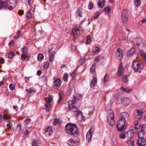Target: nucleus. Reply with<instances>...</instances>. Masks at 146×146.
I'll return each mask as SVG.
<instances>
[{
    "label": "nucleus",
    "instance_id": "1",
    "mask_svg": "<svg viewBox=\"0 0 146 146\" xmlns=\"http://www.w3.org/2000/svg\"><path fill=\"white\" fill-rule=\"evenodd\" d=\"M129 117V113L126 112H123L120 114L117 126V129L119 131H121L126 128V122Z\"/></svg>",
    "mask_w": 146,
    "mask_h": 146
},
{
    "label": "nucleus",
    "instance_id": "2",
    "mask_svg": "<svg viewBox=\"0 0 146 146\" xmlns=\"http://www.w3.org/2000/svg\"><path fill=\"white\" fill-rule=\"evenodd\" d=\"M1 5L0 8L6 7L8 9L11 10L15 6L16 1L15 0H0Z\"/></svg>",
    "mask_w": 146,
    "mask_h": 146
},
{
    "label": "nucleus",
    "instance_id": "3",
    "mask_svg": "<svg viewBox=\"0 0 146 146\" xmlns=\"http://www.w3.org/2000/svg\"><path fill=\"white\" fill-rule=\"evenodd\" d=\"M67 132L74 137L77 136L78 134L77 128L76 125L74 124L68 123L65 126Z\"/></svg>",
    "mask_w": 146,
    "mask_h": 146
},
{
    "label": "nucleus",
    "instance_id": "4",
    "mask_svg": "<svg viewBox=\"0 0 146 146\" xmlns=\"http://www.w3.org/2000/svg\"><path fill=\"white\" fill-rule=\"evenodd\" d=\"M69 108L70 109H72L73 110L74 114L76 115L78 120L81 121L85 120V117L83 116L81 111L78 110L76 106L74 105H73L71 108V106H69Z\"/></svg>",
    "mask_w": 146,
    "mask_h": 146
},
{
    "label": "nucleus",
    "instance_id": "5",
    "mask_svg": "<svg viewBox=\"0 0 146 146\" xmlns=\"http://www.w3.org/2000/svg\"><path fill=\"white\" fill-rule=\"evenodd\" d=\"M132 67L134 71L139 72L143 68V65L139 61L135 60L133 61Z\"/></svg>",
    "mask_w": 146,
    "mask_h": 146
},
{
    "label": "nucleus",
    "instance_id": "6",
    "mask_svg": "<svg viewBox=\"0 0 146 146\" xmlns=\"http://www.w3.org/2000/svg\"><path fill=\"white\" fill-rule=\"evenodd\" d=\"M114 117L113 111L112 110H110L107 116V120L108 123L111 126H112L114 124Z\"/></svg>",
    "mask_w": 146,
    "mask_h": 146
},
{
    "label": "nucleus",
    "instance_id": "7",
    "mask_svg": "<svg viewBox=\"0 0 146 146\" xmlns=\"http://www.w3.org/2000/svg\"><path fill=\"white\" fill-rule=\"evenodd\" d=\"M22 51V54L21 56L22 59L23 60L28 61L29 59V56L27 55L28 48L27 47H25L21 49Z\"/></svg>",
    "mask_w": 146,
    "mask_h": 146
},
{
    "label": "nucleus",
    "instance_id": "8",
    "mask_svg": "<svg viewBox=\"0 0 146 146\" xmlns=\"http://www.w3.org/2000/svg\"><path fill=\"white\" fill-rule=\"evenodd\" d=\"M94 131V127H92L87 133L86 135V138L89 141L91 140L92 137V135Z\"/></svg>",
    "mask_w": 146,
    "mask_h": 146
},
{
    "label": "nucleus",
    "instance_id": "9",
    "mask_svg": "<svg viewBox=\"0 0 146 146\" xmlns=\"http://www.w3.org/2000/svg\"><path fill=\"white\" fill-rule=\"evenodd\" d=\"M127 13V12L125 10H123L121 12V19L123 22L124 23L127 21L128 20Z\"/></svg>",
    "mask_w": 146,
    "mask_h": 146
},
{
    "label": "nucleus",
    "instance_id": "10",
    "mask_svg": "<svg viewBox=\"0 0 146 146\" xmlns=\"http://www.w3.org/2000/svg\"><path fill=\"white\" fill-rule=\"evenodd\" d=\"M139 146H143L146 145V140L145 138H139L137 143Z\"/></svg>",
    "mask_w": 146,
    "mask_h": 146
},
{
    "label": "nucleus",
    "instance_id": "11",
    "mask_svg": "<svg viewBox=\"0 0 146 146\" xmlns=\"http://www.w3.org/2000/svg\"><path fill=\"white\" fill-rule=\"evenodd\" d=\"M116 54L117 56L118 57V58L119 59H121L123 58V54L122 50L120 48H117V49Z\"/></svg>",
    "mask_w": 146,
    "mask_h": 146
},
{
    "label": "nucleus",
    "instance_id": "12",
    "mask_svg": "<svg viewBox=\"0 0 146 146\" xmlns=\"http://www.w3.org/2000/svg\"><path fill=\"white\" fill-rule=\"evenodd\" d=\"M72 33L75 37H77L80 35V31L79 29L74 28L72 29Z\"/></svg>",
    "mask_w": 146,
    "mask_h": 146
},
{
    "label": "nucleus",
    "instance_id": "13",
    "mask_svg": "<svg viewBox=\"0 0 146 146\" xmlns=\"http://www.w3.org/2000/svg\"><path fill=\"white\" fill-rule=\"evenodd\" d=\"M125 135L126 137H127L128 139H130L133 136L134 133L132 130H130L125 133Z\"/></svg>",
    "mask_w": 146,
    "mask_h": 146
},
{
    "label": "nucleus",
    "instance_id": "14",
    "mask_svg": "<svg viewBox=\"0 0 146 146\" xmlns=\"http://www.w3.org/2000/svg\"><path fill=\"white\" fill-rule=\"evenodd\" d=\"M44 131L46 135H51L53 133L52 128L51 127H48L44 129Z\"/></svg>",
    "mask_w": 146,
    "mask_h": 146
},
{
    "label": "nucleus",
    "instance_id": "15",
    "mask_svg": "<svg viewBox=\"0 0 146 146\" xmlns=\"http://www.w3.org/2000/svg\"><path fill=\"white\" fill-rule=\"evenodd\" d=\"M124 72L121 64L119 66L117 74L119 76H121L124 73Z\"/></svg>",
    "mask_w": 146,
    "mask_h": 146
},
{
    "label": "nucleus",
    "instance_id": "16",
    "mask_svg": "<svg viewBox=\"0 0 146 146\" xmlns=\"http://www.w3.org/2000/svg\"><path fill=\"white\" fill-rule=\"evenodd\" d=\"M144 112L142 110H138L137 111V115L136 116V118L139 119H141L143 117L142 114Z\"/></svg>",
    "mask_w": 146,
    "mask_h": 146
},
{
    "label": "nucleus",
    "instance_id": "17",
    "mask_svg": "<svg viewBox=\"0 0 146 146\" xmlns=\"http://www.w3.org/2000/svg\"><path fill=\"white\" fill-rule=\"evenodd\" d=\"M135 48H132L129 50L127 52V55L128 56H130L133 55L135 53Z\"/></svg>",
    "mask_w": 146,
    "mask_h": 146
},
{
    "label": "nucleus",
    "instance_id": "18",
    "mask_svg": "<svg viewBox=\"0 0 146 146\" xmlns=\"http://www.w3.org/2000/svg\"><path fill=\"white\" fill-rule=\"evenodd\" d=\"M61 81L59 78L56 79L54 82V85L56 87H60L61 84Z\"/></svg>",
    "mask_w": 146,
    "mask_h": 146
},
{
    "label": "nucleus",
    "instance_id": "19",
    "mask_svg": "<svg viewBox=\"0 0 146 146\" xmlns=\"http://www.w3.org/2000/svg\"><path fill=\"white\" fill-rule=\"evenodd\" d=\"M74 100H71V102L72 104H74L78 101L81 98V96H79L78 97L74 96Z\"/></svg>",
    "mask_w": 146,
    "mask_h": 146
},
{
    "label": "nucleus",
    "instance_id": "20",
    "mask_svg": "<svg viewBox=\"0 0 146 146\" xmlns=\"http://www.w3.org/2000/svg\"><path fill=\"white\" fill-rule=\"evenodd\" d=\"M15 54V53L14 51H10L9 53L6 54V56L8 58H11Z\"/></svg>",
    "mask_w": 146,
    "mask_h": 146
},
{
    "label": "nucleus",
    "instance_id": "21",
    "mask_svg": "<svg viewBox=\"0 0 146 146\" xmlns=\"http://www.w3.org/2000/svg\"><path fill=\"white\" fill-rule=\"evenodd\" d=\"M138 136L139 138H144L145 134L143 131L142 130L139 131L138 132Z\"/></svg>",
    "mask_w": 146,
    "mask_h": 146
},
{
    "label": "nucleus",
    "instance_id": "22",
    "mask_svg": "<svg viewBox=\"0 0 146 146\" xmlns=\"http://www.w3.org/2000/svg\"><path fill=\"white\" fill-rule=\"evenodd\" d=\"M26 91H27V94H30L32 93H34L36 91V90L33 88H31L30 89H26L25 90Z\"/></svg>",
    "mask_w": 146,
    "mask_h": 146
},
{
    "label": "nucleus",
    "instance_id": "23",
    "mask_svg": "<svg viewBox=\"0 0 146 146\" xmlns=\"http://www.w3.org/2000/svg\"><path fill=\"white\" fill-rule=\"evenodd\" d=\"M48 52L50 54L49 60L50 61L52 62L54 59V56L53 54H52V52L51 51L50 49L49 50Z\"/></svg>",
    "mask_w": 146,
    "mask_h": 146
},
{
    "label": "nucleus",
    "instance_id": "24",
    "mask_svg": "<svg viewBox=\"0 0 146 146\" xmlns=\"http://www.w3.org/2000/svg\"><path fill=\"white\" fill-rule=\"evenodd\" d=\"M3 119L5 121L8 122L9 119H11V117L7 114H5L3 116Z\"/></svg>",
    "mask_w": 146,
    "mask_h": 146
},
{
    "label": "nucleus",
    "instance_id": "25",
    "mask_svg": "<svg viewBox=\"0 0 146 146\" xmlns=\"http://www.w3.org/2000/svg\"><path fill=\"white\" fill-rule=\"evenodd\" d=\"M97 82V79L96 78H94L90 84V87H93L94 86Z\"/></svg>",
    "mask_w": 146,
    "mask_h": 146
},
{
    "label": "nucleus",
    "instance_id": "26",
    "mask_svg": "<svg viewBox=\"0 0 146 146\" xmlns=\"http://www.w3.org/2000/svg\"><path fill=\"white\" fill-rule=\"evenodd\" d=\"M106 3V1L103 0L102 2L99 1L98 3V5L100 8H102Z\"/></svg>",
    "mask_w": 146,
    "mask_h": 146
},
{
    "label": "nucleus",
    "instance_id": "27",
    "mask_svg": "<svg viewBox=\"0 0 146 146\" xmlns=\"http://www.w3.org/2000/svg\"><path fill=\"white\" fill-rule=\"evenodd\" d=\"M109 78V76L107 74H106L103 79V82L105 83H107L108 81Z\"/></svg>",
    "mask_w": 146,
    "mask_h": 146
},
{
    "label": "nucleus",
    "instance_id": "28",
    "mask_svg": "<svg viewBox=\"0 0 146 146\" xmlns=\"http://www.w3.org/2000/svg\"><path fill=\"white\" fill-rule=\"evenodd\" d=\"M39 143L37 140L34 139L32 141V146H38Z\"/></svg>",
    "mask_w": 146,
    "mask_h": 146
},
{
    "label": "nucleus",
    "instance_id": "29",
    "mask_svg": "<svg viewBox=\"0 0 146 146\" xmlns=\"http://www.w3.org/2000/svg\"><path fill=\"white\" fill-rule=\"evenodd\" d=\"M100 51V48L98 47H95L93 50V53L94 54H98Z\"/></svg>",
    "mask_w": 146,
    "mask_h": 146
},
{
    "label": "nucleus",
    "instance_id": "30",
    "mask_svg": "<svg viewBox=\"0 0 146 146\" xmlns=\"http://www.w3.org/2000/svg\"><path fill=\"white\" fill-rule=\"evenodd\" d=\"M61 123V122H60L59 119H55L53 121V124L54 125H56L58 123L60 124Z\"/></svg>",
    "mask_w": 146,
    "mask_h": 146
},
{
    "label": "nucleus",
    "instance_id": "31",
    "mask_svg": "<svg viewBox=\"0 0 146 146\" xmlns=\"http://www.w3.org/2000/svg\"><path fill=\"white\" fill-rule=\"evenodd\" d=\"M63 94V92H60L59 93V98L57 101V103L59 104L60 103L62 100V95Z\"/></svg>",
    "mask_w": 146,
    "mask_h": 146
},
{
    "label": "nucleus",
    "instance_id": "32",
    "mask_svg": "<svg viewBox=\"0 0 146 146\" xmlns=\"http://www.w3.org/2000/svg\"><path fill=\"white\" fill-rule=\"evenodd\" d=\"M95 63H94L91 67L90 69L91 73L93 74H94L95 71Z\"/></svg>",
    "mask_w": 146,
    "mask_h": 146
},
{
    "label": "nucleus",
    "instance_id": "33",
    "mask_svg": "<svg viewBox=\"0 0 146 146\" xmlns=\"http://www.w3.org/2000/svg\"><path fill=\"white\" fill-rule=\"evenodd\" d=\"M50 63L48 62H46L43 65V67L44 69H47L49 66Z\"/></svg>",
    "mask_w": 146,
    "mask_h": 146
},
{
    "label": "nucleus",
    "instance_id": "34",
    "mask_svg": "<svg viewBox=\"0 0 146 146\" xmlns=\"http://www.w3.org/2000/svg\"><path fill=\"white\" fill-rule=\"evenodd\" d=\"M104 10L106 12L109 13L111 10V6L108 5L104 9Z\"/></svg>",
    "mask_w": 146,
    "mask_h": 146
},
{
    "label": "nucleus",
    "instance_id": "35",
    "mask_svg": "<svg viewBox=\"0 0 146 146\" xmlns=\"http://www.w3.org/2000/svg\"><path fill=\"white\" fill-rule=\"evenodd\" d=\"M93 3L91 1H90L88 5V8L89 9H92L93 8Z\"/></svg>",
    "mask_w": 146,
    "mask_h": 146
},
{
    "label": "nucleus",
    "instance_id": "36",
    "mask_svg": "<svg viewBox=\"0 0 146 146\" xmlns=\"http://www.w3.org/2000/svg\"><path fill=\"white\" fill-rule=\"evenodd\" d=\"M140 53L141 55L143 57L145 61L146 62V54H145L143 50L140 51Z\"/></svg>",
    "mask_w": 146,
    "mask_h": 146
},
{
    "label": "nucleus",
    "instance_id": "37",
    "mask_svg": "<svg viewBox=\"0 0 146 146\" xmlns=\"http://www.w3.org/2000/svg\"><path fill=\"white\" fill-rule=\"evenodd\" d=\"M41 80L43 82H46L47 80V77L45 76H43L40 78Z\"/></svg>",
    "mask_w": 146,
    "mask_h": 146
},
{
    "label": "nucleus",
    "instance_id": "38",
    "mask_svg": "<svg viewBox=\"0 0 146 146\" xmlns=\"http://www.w3.org/2000/svg\"><path fill=\"white\" fill-rule=\"evenodd\" d=\"M74 141L72 139H69L68 143V144L70 146H73L74 144Z\"/></svg>",
    "mask_w": 146,
    "mask_h": 146
},
{
    "label": "nucleus",
    "instance_id": "39",
    "mask_svg": "<svg viewBox=\"0 0 146 146\" xmlns=\"http://www.w3.org/2000/svg\"><path fill=\"white\" fill-rule=\"evenodd\" d=\"M44 58V56L42 54H39L37 56L38 59L40 60H42Z\"/></svg>",
    "mask_w": 146,
    "mask_h": 146
},
{
    "label": "nucleus",
    "instance_id": "40",
    "mask_svg": "<svg viewBox=\"0 0 146 146\" xmlns=\"http://www.w3.org/2000/svg\"><path fill=\"white\" fill-rule=\"evenodd\" d=\"M68 78V75L67 73H65L63 76V79L65 81L67 80Z\"/></svg>",
    "mask_w": 146,
    "mask_h": 146
},
{
    "label": "nucleus",
    "instance_id": "41",
    "mask_svg": "<svg viewBox=\"0 0 146 146\" xmlns=\"http://www.w3.org/2000/svg\"><path fill=\"white\" fill-rule=\"evenodd\" d=\"M90 36H88L87 37L86 44H89L91 42Z\"/></svg>",
    "mask_w": 146,
    "mask_h": 146
},
{
    "label": "nucleus",
    "instance_id": "42",
    "mask_svg": "<svg viewBox=\"0 0 146 146\" xmlns=\"http://www.w3.org/2000/svg\"><path fill=\"white\" fill-rule=\"evenodd\" d=\"M122 80L123 81L125 82H127L128 81L127 77L126 75H124L123 76Z\"/></svg>",
    "mask_w": 146,
    "mask_h": 146
},
{
    "label": "nucleus",
    "instance_id": "43",
    "mask_svg": "<svg viewBox=\"0 0 146 146\" xmlns=\"http://www.w3.org/2000/svg\"><path fill=\"white\" fill-rule=\"evenodd\" d=\"M127 143L129 146H133L134 145V141H127Z\"/></svg>",
    "mask_w": 146,
    "mask_h": 146
},
{
    "label": "nucleus",
    "instance_id": "44",
    "mask_svg": "<svg viewBox=\"0 0 146 146\" xmlns=\"http://www.w3.org/2000/svg\"><path fill=\"white\" fill-rule=\"evenodd\" d=\"M134 125L135 126V129H138L139 128V127H137L138 126V122L137 121H135L134 122Z\"/></svg>",
    "mask_w": 146,
    "mask_h": 146
},
{
    "label": "nucleus",
    "instance_id": "45",
    "mask_svg": "<svg viewBox=\"0 0 146 146\" xmlns=\"http://www.w3.org/2000/svg\"><path fill=\"white\" fill-rule=\"evenodd\" d=\"M76 12L78 16L80 17H82V13L81 12V11L79 9H77Z\"/></svg>",
    "mask_w": 146,
    "mask_h": 146
},
{
    "label": "nucleus",
    "instance_id": "46",
    "mask_svg": "<svg viewBox=\"0 0 146 146\" xmlns=\"http://www.w3.org/2000/svg\"><path fill=\"white\" fill-rule=\"evenodd\" d=\"M45 108L46 110V112H48L49 111L50 109V105L48 104H45Z\"/></svg>",
    "mask_w": 146,
    "mask_h": 146
},
{
    "label": "nucleus",
    "instance_id": "47",
    "mask_svg": "<svg viewBox=\"0 0 146 146\" xmlns=\"http://www.w3.org/2000/svg\"><path fill=\"white\" fill-rule=\"evenodd\" d=\"M135 5L137 6L141 4L140 0H135Z\"/></svg>",
    "mask_w": 146,
    "mask_h": 146
},
{
    "label": "nucleus",
    "instance_id": "48",
    "mask_svg": "<svg viewBox=\"0 0 146 146\" xmlns=\"http://www.w3.org/2000/svg\"><path fill=\"white\" fill-rule=\"evenodd\" d=\"M31 119H26L25 121V124L26 125H28L31 122Z\"/></svg>",
    "mask_w": 146,
    "mask_h": 146
},
{
    "label": "nucleus",
    "instance_id": "49",
    "mask_svg": "<svg viewBox=\"0 0 146 146\" xmlns=\"http://www.w3.org/2000/svg\"><path fill=\"white\" fill-rule=\"evenodd\" d=\"M101 58V56H99L96 57L94 60L95 62H98L100 60Z\"/></svg>",
    "mask_w": 146,
    "mask_h": 146
},
{
    "label": "nucleus",
    "instance_id": "50",
    "mask_svg": "<svg viewBox=\"0 0 146 146\" xmlns=\"http://www.w3.org/2000/svg\"><path fill=\"white\" fill-rule=\"evenodd\" d=\"M31 17V15L30 12L28 11L27 13L26 17L27 18L29 19Z\"/></svg>",
    "mask_w": 146,
    "mask_h": 146
},
{
    "label": "nucleus",
    "instance_id": "51",
    "mask_svg": "<svg viewBox=\"0 0 146 146\" xmlns=\"http://www.w3.org/2000/svg\"><path fill=\"white\" fill-rule=\"evenodd\" d=\"M119 136L120 138H121L122 139H124V138H125V137H126L125 134H123L122 133H121L119 135Z\"/></svg>",
    "mask_w": 146,
    "mask_h": 146
},
{
    "label": "nucleus",
    "instance_id": "52",
    "mask_svg": "<svg viewBox=\"0 0 146 146\" xmlns=\"http://www.w3.org/2000/svg\"><path fill=\"white\" fill-rule=\"evenodd\" d=\"M15 86L14 85L11 84L9 85V88L11 90H13L15 88Z\"/></svg>",
    "mask_w": 146,
    "mask_h": 146
},
{
    "label": "nucleus",
    "instance_id": "53",
    "mask_svg": "<svg viewBox=\"0 0 146 146\" xmlns=\"http://www.w3.org/2000/svg\"><path fill=\"white\" fill-rule=\"evenodd\" d=\"M76 72V71L75 70L73 71L72 72L70 73V74L71 76L73 77L74 76Z\"/></svg>",
    "mask_w": 146,
    "mask_h": 146
},
{
    "label": "nucleus",
    "instance_id": "54",
    "mask_svg": "<svg viewBox=\"0 0 146 146\" xmlns=\"http://www.w3.org/2000/svg\"><path fill=\"white\" fill-rule=\"evenodd\" d=\"M29 134V131L27 130H26L25 131V132H24V135L27 136H28Z\"/></svg>",
    "mask_w": 146,
    "mask_h": 146
},
{
    "label": "nucleus",
    "instance_id": "55",
    "mask_svg": "<svg viewBox=\"0 0 146 146\" xmlns=\"http://www.w3.org/2000/svg\"><path fill=\"white\" fill-rule=\"evenodd\" d=\"M51 100V99L47 98H46L45 99V100L46 102L47 103H49L50 102Z\"/></svg>",
    "mask_w": 146,
    "mask_h": 146
},
{
    "label": "nucleus",
    "instance_id": "56",
    "mask_svg": "<svg viewBox=\"0 0 146 146\" xmlns=\"http://www.w3.org/2000/svg\"><path fill=\"white\" fill-rule=\"evenodd\" d=\"M120 89H121V90L123 91H124L125 92H126V91L127 90V88H124L123 87H121L120 88Z\"/></svg>",
    "mask_w": 146,
    "mask_h": 146
},
{
    "label": "nucleus",
    "instance_id": "57",
    "mask_svg": "<svg viewBox=\"0 0 146 146\" xmlns=\"http://www.w3.org/2000/svg\"><path fill=\"white\" fill-rule=\"evenodd\" d=\"M100 13H98L96 16L94 17V19H97L100 15Z\"/></svg>",
    "mask_w": 146,
    "mask_h": 146
},
{
    "label": "nucleus",
    "instance_id": "58",
    "mask_svg": "<svg viewBox=\"0 0 146 146\" xmlns=\"http://www.w3.org/2000/svg\"><path fill=\"white\" fill-rule=\"evenodd\" d=\"M18 13L20 15H21L23 14L24 11L22 10H20L18 11Z\"/></svg>",
    "mask_w": 146,
    "mask_h": 146
},
{
    "label": "nucleus",
    "instance_id": "59",
    "mask_svg": "<svg viewBox=\"0 0 146 146\" xmlns=\"http://www.w3.org/2000/svg\"><path fill=\"white\" fill-rule=\"evenodd\" d=\"M86 59V58H84L80 59V60L79 61L81 63H82L84 62L85 60Z\"/></svg>",
    "mask_w": 146,
    "mask_h": 146
},
{
    "label": "nucleus",
    "instance_id": "60",
    "mask_svg": "<svg viewBox=\"0 0 146 146\" xmlns=\"http://www.w3.org/2000/svg\"><path fill=\"white\" fill-rule=\"evenodd\" d=\"M42 73L41 71L40 70H38L37 72V74L38 76H40V75Z\"/></svg>",
    "mask_w": 146,
    "mask_h": 146
},
{
    "label": "nucleus",
    "instance_id": "61",
    "mask_svg": "<svg viewBox=\"0 0 146 146\" xmlns=\"http://www.w3.org/2000/svg\"><path fill=\"white\" fill-rule=\"evenodd\" d=\"M12 125V124L11 123H9L7 124V126L9 128H10L11 127Z\"/></svg>",
    "mask_w": 146,
    "mask_h": 146
},
{
    "label": "nucleus",
    "instance_id": "62",
    "mask_svg": "<svg viewBox=\"0 0 146 146\" xmlns=\"http://www.w3.org/2000/svg\"><path fill=\"white\" fill-rule=\"evenodd\" d=\"M0 62L2 63L4 62V60L3 58L0 57Z\"/></svg>",
    "mask_w": 146,
    "mask_h": 146
},
{
    "label": "nucleus",
    "instance_id": "63",
    "mask_svg": "<svg viewBox=\"0 0 146 146\" xmlns=\"http://www.w3.org/2000/svg\"><path fill=\"white\" fill-rule=\"evenodd\" d=\"M131 91V90L127 88V90L126 92L128 93H129Z\"/></svg>",
    "mask_w": 146,
    "mask_h": 146
},
{
    "label": "nucleus",
    "instance_id": "64",
    "mask_svg": "<svg viewBox=\"0 0 146 146\" xmlns=\"http://www.w3.org/2000/svg\"><path fill=\"white\" fill-rule=\"evenodd\" d=\"M13 108L16 111H17L18 110V108L16 106H13Z\"/></svg>",
    "mask_w": 146,
    "mask_h": 146
}]
</instances>
